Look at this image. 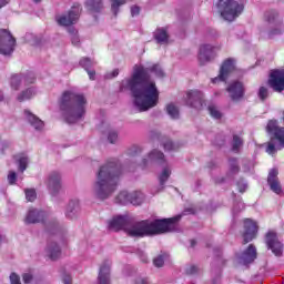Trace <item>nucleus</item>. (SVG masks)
I'll list each match as a JSON object with an SVG mask.
<instances>
[{
	"label": "nucleus",
	"mask_w": 284,
	"mask_h": 284,
	"mask_svg": "<svg viewBox=\"0 0 284 284\" xmlns=\"http://www.w3.org/2000/svg\"><path fill=\"white\" fill-rule=\"evenodd\" d=\"M226 92H229L232 101H241V99L245 97V87L243 85V82L234 81L229 84Z\"/></svg>",
	"instance_id": "nucleus-14"
},
{
	"label": "nucleus",
	"mask_w": 284,
	"mask_h": 284,
	"mask_svg": "<svg viewBox=\"0 0 284 284\" xmlns=\"http://www.w3.org/2000/svg\"><path fill=\"white\" fill-rule=\"evenodd\" d=\"M28 169V158H20L19 159V170L20 172H26Z\"/></svg>",
	"instance_id": "nucleus-42"
},
{
	"label": "nucleus",
	"mask_w": 284,
	"mask_h": 284,
	"mask_svg": "<svg viewBox=\"0 0 284 284\" xmlns=\"http://www.w3.org/2000/svg\"><path fill=\"white\" fill-rule=\"evenodd\" d=\"M256 246L254 244H250L248 247L242 254V261L244 265H250V263H254L256 261Z\"/></svg>",
	"instance_id": "nucleus-20"
},
{
	"label": "nucleus",
	"mask_w": 284,
	"mask_h": 284,
	"mask_svg": "<svg viewBox=\"0 0 284 284\" xmlns=\"http://www.w3.org/2000/svg\"><path fill=\"white\" fill-rule=\"evenodd\" d=\"M276 34H283V30L281 29H273L268 32V37L270 39H272V37L276 36Z\"/></svg>",
	"instance_id": "nucleus-53"
},
{
	"label": "nucleus",
	"mask_w": 284,
	"mask_h": 284,
	"mask_svg": "<svg viewBox=\"0 0 284 284\" xmlns=\"http://www.w3.org/2000/svg\"><path fill=\"white\" fill-rule=\"evenodd\" d=\"M62 281L64 284H72V276L70 274L64 273L62 276Z\"/></svg>",
	"instance_id": "nucleus-52"
},
{
	"label": "nucleus",
	"mask_w": 284,
	"mask_h": 284,
	"mask_svg": "<svg viewBox=\"0 0 284 284\" xmlns=\"http://www.w3.org/2000/svg\"><path fill=\"white\" fill-rule=\"evenodd\" d=\"M150 72H154L156 77H165V72L161 65L152 67H134L133 74L128 81V85L134 98V104L140 112H148L152 108H156L159 103V89L156 83L150 81Z\"/></svg>",
	"instance_id": "nucleus-1"
},
{
	"label": "nucleus",
	"mask_w": 284,
	"mask_h": 284,
	"mask_svg": "<svg viewBox=\"0 0 284 284\" xmlns=\"http://www.w3.org/2000/svg\"><path fill=\"white\" fill-rule=\"evenodd\" d=\"M150 161H154L155 163L163 164L165 163V154L159 150H153L151 153H149Z\"/></svg>",
	"instance_id": "nucleus-24"
},
{
	"label": "nucleus",
	"mask_w": 284,
	"mask_h": 284,
	"mask_svg": "<svg viewBox=\"0 0 284 284\" xmlns=\"http://www.w3.org/2000/svg\"><path fill=\"white\" fill-rule=\"evenodd\" d=\"M0 101H3V95H1V91H0Z\"/></svg>",
	"instance_id": "nucleus-61"
},
{
	"label": "nucleus",
	"mask_w": 284,
	"mask_h": 284,
	"mask_svg": "<svg viewBox=\"0 0 284 284\" xmlns=\"http://www.w3.org/2000/svg\"><path fill=\"white\" fill-rule=\"evenodd\" d=\"M196 245V240H191V247H195Z\"/></svg>",
	"instance_id": "nucleus-60"
},
{
	"label": "nucleus",
	"mask_w": 284,
	"mask_h": 284,
	"mask_svg": "<svg viewBox=\"0 0 284 284\" xmlns=\"http://www.w3.org/2000/svg\"><path fill=\"white\" fill-rule=\"evenodd\" d=\"M8 181L10 183V185H14V183H17V173L10 172L8 175Z\"/></svg>",
	"instance_id": "nucleus-49"
},
{
	"label": "nucleus",
	"mask_w": 284,
	"mask_h": 284,
	"mask_svg": "<svg viewBox=\"0 0 284 284\" xmlns=\"http://www.w3.org/2000/svg\"><path fill=\"white\" fill-rule=\"evenodd\" d=\"M216 8L224 21L232 22L241 17L245 4L243 0H219Z\"/></svg>",
	"instance_id": "nucleus-5"
},
{
	"label": "nucleus",
	"mask_w": 284,
	"mask_h": 284,
	"mask_svg": "<svg viewBox=\"0 0 284 284\" xmlns=\"http://www.w3.org/2000/svg\"><path fill=\"white\" fill-rule=\"evenodd\" d=\"M121 172V164H119L116 159H111L99 169L94 192L100 201H105V199L115 192Z\"/></svg>",
	"instance_id": "nucleus-3"
},
{
	"label": "nucleus",
	"mask_w": 284,
	"mask_h": 284,
	"mask_svg": "<svg viewBox=\"0 0 284 284\" xmlns=\"http://www.w3.org/2000/svg\"><path fill=\"white\" fill-rule=\"evenodd\" d=\"M265 243L274 256H283V243L278 241V235L274 231H268L265 235Z\"/></svg>",
	"instance_id": "nucleus-10"
},
{
	"label": "nucleus",
	"mask_w": 284,
	"mask_h": 284,
	"mask_svg": "<svg viewBox=\"0 0 284 284\" xmlns=\"http://www.w3.org/2000/svg\"><path fill=\"white\" fill-rule=\"evenodd\" d=\"M237 186H239V192H241V194H243V192H245V190H247L246 184L239 183Z\"/></svg>",
	"instance_id": "nucleus-56"
},
{
	"label": "nucleus",
	"mask_w": 284,
	"mask_h": 284,
	"mask_svg": "<svg viewBox=\"0 0 284 284\" xmlns=\"http://www.w3.org/2000/svg\"><path fill=\"white\" fill-rule=\"evenodd\" d=\"M10 283L11 284H21V277L17 273H11Z\"/></svg>",
	"instance_id": "nucleus-45"
},
{
	"label": "nucleus",
	"mask_w": 284,
	"mask_h": 284,
	"mask_svg": "<svg viewBox=\"0 0 284 284\" xmlns=\"http://www.w3.org/2000/svg\"><path fill=\"white\" fill-rule=\"evenodd\" d=\"M126 1L128 0H111V10L114 17L119 14V8H121V6H125Z\"/></svg>",
	"instance_id": "nucleus-29"
},
{
	"label": "nucleus",
	"mask_w": 284,
	"mask_h": 284,
	"mask_svg": "<svg viewBox=\"0 0 284 284\" xmlns=\"http://www.w3.org/2000/svg\"><path fill=\"white\" fill-rule=\"evenodd\" d=\"M115 77H119V69H114L111 73V79H114Z\"/></svg>",
	"instance_id": "nucleus-59"
},
{
	"label": "nucleus",
	"mask_w": 284,
	"mask_h": 284,
	"mask_svg": "<svg viewBox=\"0 0 284 284\" xmlns=\"http://www.w3.org/2000/svg\"><path fill=\"white\" fill-rule=\"evenodd\" d=\"M80 65L88 71L90 68H92V60H90V58H82L80 60Z\"/></svg>",
	"instance_id": "nucleus-41"
},
{
	"label": "nucleus",
	"mask_w": 284,
	"mask_h": 284,
	"mask_svg": "<svg viewBox=\"0 0 284 284\" xmlns=\"http://www.w3.org/2000/svg\"><path fill=\"white\" fill-rule=\"evenodd\" d=\"M77 212H79V201H71L67 209L68 219H74L77 216Z\"/></svg>",
	"instance_id": "nucleus-25"
},
{
	"label": "nucleus",
	"mask_w": 284,
	"mask_h": 284,
	"mask_svg": "<svg viewBox=\"0 0 284 284\" xmlns=\"http://www.w3.org/2000/svg\"><path fill=\"white\" fill-rule=\"evenodd\" d=\"M136 154H141V148L133 146L129 150V156H136Z\"/></svg>",
	"instance_id": "nucleus-48"
},
{
	"label": "nucleus",
	"mask_w": 284,
	"mask_h": 284,
	"mask_svg": "<svg viewBox=\"0 0 284 284\" xmlns=\"http://www.w3.org/2000/svg\"><path fill=\"white\" fill-rule=\"evenodd\" d=\"M267 184L274 194H282L283 186L281 185V181L278 180V169H272L268 172Z\"/></svg>",
	"instance_id": "nucleus-15"
},
{
	"label": "nucleus",
	"mask_w": 284,
	"mask_h": 284,
	"mask_svg": "<svg viewBox=\"0 0 284 284\" xmlns=\"http://www.w3.org/2000/svg\"><path fill=\"white\" fill-rule=\"evenodd\" d=\"M71 43L73 45H79V43H81V40L79 39V34L75 32L72 34L71 37Z\"/></svg>",
	"instance_id": "nucleus-50"
},
{
	"label": "nucleus",
	"mask_w": 284,
	"mask_h": 284,
	"mask_svg": "<svg viewBox=\"0 0 284 284\" xmlns=\"http://www.w3.org/2000/svg\"><path fill=\"white\" fill-rule=\"evenodd\" d=\"M154 39L158 43H168V39H170V36L168 34V31L165 29H158L154 32Z\"/></svg>",
	"instance_id": "nucleus-23"
},
{
	"label": "nucleus",
	"mask_w": 284,
	"mask_h": 284,
	"mask_svg": "<svg viewBox=\"0 0 284 284\" xmlns=\"http://www.w3.org/2000/svg\"><path fill=\"white\" fill-rule=\"evenodd\" d=\"M166 113L169 114V116H171V119H179L180 116L179 108H176V105H174L173 103L166 105Z\"/></svg>",
	"instance_id": "nucleus-30"
},
{
	"label": "nucleus",
	"mask_w": 284,
	"mask_h": 284,
	"mask_svg": "<svg viewBox=\"0 0 284 284\" xmlns=\"http://www.w3.org/2000/svg\"><path fill=\"white\" fill-rule=\"evenodd\" d=\"M32 97H34V91L32 89H27L18 97V101L20 102L28 101L32 99Z\"/></svg>",
	"instance_id": "nucleus-32"
},
{
	"label": "nucleus",
	"mask_w": 284,
	"mask_h": 284,
	"mask_svg": "<svg viewBox=\"0 0 284 284\" xmlns=\"http://www.w3.org/2000/svg\"><path fill=\"white\" fill-rule=\"evenodd\" d=\"M257 97L262 101H265V99H267V97H270V92L267 91V88L261 87L258 90Z\"/></svg>",
	"instance_id": "nucleus-40"
},
{
	"label": "nucleus",
	"mask_w": 284,
	"mask_h": 284,
	"mask_svg": "<svg viewBox=\"0 0 284 284\" xmlns=\"http://www.w3.org/2000/svg\"><path fill=\"white\" fill-rule=\"evenodd\" d=\"M14 45H17V39L7 29H0V54L7 57L14 52Z\"/></svg>",
	"instance_id": "nucleus-7"
},
{
	"label": "nucleus",
	"mask_w": 284,
	"mask_h": 284,
	"mask_svg": "<svg viewBox=\"0 0 284 284\" xmlns=\"http://www.w3.org/2000/svg\"><path fill=\"white\" fill-rule=\"evenodd\" d=\"M135 284H149L148 278L140 277L135 280Z\"/></svg>",
	"instance_id": "nucleus-57"
},
{
	"label": "nucleus",
	"mask_w": 284,
	"mask_h": 284,
	"mask_svg": "<svg viewBox=\"0 0 284 284\" xmlns=\"http://www.w3.org/2000/svg\"><path fill=\"white\" fill-rule=\"evenodd\" d=\"M180 219L181 216L156 219L153 221L143 220L134 224L129 217L116 215L108 222V229L111 232H121L123 230L132 239H144V236H159L168 234V232H174Z\"/></svg>",
	"instance_id": "nucleus-2"
},
{
	"label": "nucleus",
	"mask_w": 284,
	"mask_h": 284,
	"mask_svg": "<svg viewBox=\"0 0 284 284\" xmlns=\"http://www.w3.org/2000/svg\"><path fill=\"white\" fill-rule=\"evenodd\" d=\"M48 252H49V258H51V261H57V258L61 256V248L59 247V245H57V243L49 245Z\"/></svg>",
	"instance_id": "nucleus-26"
},
{
	"label": "nucleus",
	"mask_w": 284,
	"mask_h": 284,
	"mask_svg": "<svg viewBox=\"0 0 284 284\" xmlns=\"http://www.w3.org/2000/svg\"><path fill=\"white\" fill-rule=\"evenodd\" d=\"M98 284H110V261H104L98 275Z\"/></svg>",
	"instance_id": "nucleus-19"
},
{
	"label": "nucleus",
	"mask_w": 284,
	"mask_h": 284,
	"mask_svg": "<svg viewBox=\"0 0 284 284\" xmlns=\"http://www.w3.org/2000/svg\"><path fill=\"white\" fill-rule=\"evenodd\" d=\"M267 134H272L271 141L266 143V153L274 155L276 154V145L272 142L273 139L278 141L280 145L284 148V128L278 126V121L270 120L266 125Z\"/></svg>",
	"instance_id": "nucleus-6"
},
{
	"label": "nucleus",
	"mask_w": 284,
	"mask_h": 284,
	"mask_svg": "<svg viewBox=\"0 0 284 284\" xmlns=\"http://www.w3.org/2000/svg\"><path fill=\"white\" fill-rule=\"evenodd\" d=\"M268 85L274 92H283L284 90V70L275 69L271 72Z\"/></svg>",
	"instance_id": "nucleus-13"
},
{
	"label": "nucleus",
	"mask_w": 284,
	"mask_h": 284,
	"mask_svg": "<svg viewBox=\"0 0 284 284\" xmlns=\"http://www.w3.org/2000/svg\"><path fill=\"white\" fill-rule=\"evenodd\" d=\"M85 95L72 91H64L60 99V110L67 123L72 124L85 116Z\"/></svg>",
	"instance_id": "nucleus-4"
},
{
	"label": "nucleus",
	"mask_w": 284,
	"mask_h": 284,
	"mask_svg": "<svg viewBox=\"0 0 284 284\" xmlns=\"http://www.w3.org/2000/svg\"><path fill=\"white\" fill-rule=\"evenodd\" d=\"M172 172H170V169L165 168L163 169L162 173L159 176L160 185H165L168 183V179H170V175Z\"/></svg>",
	"instance_id": "nucleus-33"
},
{
	"label": "nucleus",
	"mask_w": 284,
	"mask_h": 284,
	"mask_svg": "<svg viewBox=\"0 0 284 284\" xmlns=\"http://www.w3.org/2000/svg\"><path fill=\"white\" fill-rule=\"evenodd\" d=\"M43 216H45V213L43 211L30 209L24 219V222L27 223V225L41 223V221H43Z\"/></svg>",
	"instance_id": "nucleus-18"
},
{
	"label": "nucleus",
	"mask_w": 284,
	"mask_h": 284,
	"mask_svg": "<svg viewBox=\"0 0 284 284\" xmlns=\"http://www.w3.org/2000/svg\"><path fill=\"white\" fill-rule=\"evenodd\" d=\"M119 139V133H116L115 131H111L108 135V141L110 143H116V140Z\"/></svg>",
	"instance_id": "nucleus-44"
},
{
	"label": "nucleus",
	"mask_w": 284,
	"mask_h": 284,
	"mask_svg": "<svg viewBox=\"0 0 284 284\" xmlns=\"http://www.w3.org/2000/svg\"><path fill=\"white\" fill-rule=\"evenodd\" d=\"M229 163L231 174H239V172H241V166H239V161L236 160V158H231L229 160Z\"/></svg>",
	"instance_id": "nucleus-31"
},
{
	"label": "nucleus",
	"mask_w": 284,
	"mask_h": 284,
	"mask_svg": "<svg viewBox=\"0 0 284 284\" xmlns=\"http://www.w3.org/2000/svg\"><path fill=\"white\" fill-rule=\"evenodd\" d=\"M69 32H74V29H72V30H69Z\"/></svg>",
	"instance_id": "nucleus-64"
},
{
	"label": "nucleus",
	"mask_w": 284,
	"mask_h": 284,
	"mask_svg": "<svg viewBox=\"0 0 284 284\" xmlns=\"http://www.w3.org/2000/svg\"><path fill=\"white\" fill-rule=\"evenodd\" d=\"M236 65V60L232 58H227L223 61L220 73L217 77L213 78L211 81L212 83H219L220 81H227L230 73L234 72Z\"/></svg>",
	"instance_id": "nucleus-9"
},
{
	"label": "nucleus",
	"mask_w": 284,
	"mask_h": 284,
	"mask_svg": "<svg viewBox=\"0 0 284 284\" xmlns=\"http://www.w3.org/2000/svg\"><path fill=\"white\" fill-rule=\"evenodd\" d=\"M165 256H168L165 253L158 255L153 258V265L155 267H163V265H165Z\"/></svg>",
	"instance_id": "nucleus-34"
},
{
	"label": "nucleus",
	"mask_w": 284,
	"mask_h": 284,
	"mask_svg": "<svg viewBox=\"0 0 284 284\" xmlns=\"http://www.w3.org/2000/svg\"><path fill=\"white\" fill-rule=\"evenodd\" d=\"M81 4L74 3L71 8V10L68 12V14H62L57 17V23L59 26H62L64 28H68L70 26H74L77 21H79V17H81Z\"/></svg>",
	"instance_id": "nucleus-8"
},
{
	"label": "nucleus",
	"mask_w": 284,
	"mask_h": 284,
	"mask_svg": "<svg viewBox=\"0 0 284 284\" xmlns=\"http://www.w3.org/2000/svg\"><path fill=\"white\" fill-rule=\"evenodd\" d=\"M24 115L30 125H32L36 130H43L44 123L41 119H39V116L33 114L29 110H24Z\"/></svg>",
	"instance_id": "nucleus-21"
},
{
	"label": "nucleus",
	"mask_w": 284,
	"mask_h": 284,
	"mask_svg": "<svg viewBox=\"0 0 284 284\" xmlns=\"http://www.w3.org/2000/svg\"><path fill=\"white\" fill-rule=\"evenodd\" d=\"M24 192H26V199L30 203L37 200V191H34L33 189H27Z\"/></svg>",
	"instance_id": "nucleus-39"
},
{
	"label": "nucleus",
	"mask_w": 284,
	"mask_h": 284,
	"mask_svg": "<svg viewBox=\"0 0 284 284\" xmlns=\"http://www.w3.org/2000/svg\"><path fill=\"white\" fill-rule=\"evenodd\" d=\"M258 234V224L252 219L244 220L243 245L254 241Z\"/></svg>",
	"instance_id": "nucleus-11"
},
{
	"label": "nucleus",
	"mask_w": 284,
	"mask_h": 284,
	"mask_svg": "<svg viewBox=\"0 0 284 284\" xmlns=\"http://www.w3.org/2000/svg\"><path fill=\"white\" fill-rule=\"evenodd\" d=\"M23 283H31L32 282V274L27 273L22 275Z\"/></svg>",
	"instance_id": "nucleus-54"
},
{
	"label": "nucleus",
	"mask_w": 284,
	"mask_h": 284,
	"mask_svg": "<svg viewBox=\"0 0 284 284\" xmlns=\"http://www.w3.org/2000/svg\"><path fill=\"white\" fill-rule=\"evenodd\" d=\"M186 104L190 108H194L195 110H203V105H205V99L203 98V92L196 89L187 91Z\"/></svg>",
	"instance_id": "nucleus-12"
},
{
	"label": "nucleus",
	"mask_w": 284,
	"mask_h": 284,
	"mask_svg": "<svg viewBox=\"0 0 284 284\" xmlns=\"http://www.w3.org/2000/svg\"><path fill=\"white\" fill-rule=\"evenodd\" d=\"M243 145V140L239 135H233V152H239L240 148Z\"/></svg>",
	"instance_id": "nucleus-37"
},
{
	"label": "nucleus",
	"mask_w": 284,
	"mask_h": 284,
	"mask_svg": "<svg viewBox=\"0 0 284 284\" xmlns=\"http://www.w3.org/2000/svg\"><path fill=\"white\" fill-rule=\"evenodd\" d=\"M24 81H26L27 85H30L31 83H34V81H37V78L34 77V73L30 72L24 78Z\"/></svg>",
	"instance_id": "nucleus-46"
},
{
	"label": "nucleus",
	"mask_w": 284,
	"mask_h": 284,
	"mask_svg": "<svg viewBox=\"0 0 284 284\" xmlns=\"http://www.w3.org/2000/svg\"><path fill=\"white\" fill-rule=\"evenodd\" d=\"M185 273L189 276H193V274H199V267L196 265H191L185 270Z\"/></svg>",
	"instance_id": "nucleus-43"
},
{
	"label": "nucleus",
	"mask_w": 284,
	"mask_h": 284,
	"mask_svg": "<svg viewBox=\"0 0 284 284\" xmlns=\"http://www.w3.org/2000/svg\"><path fill=\"white\" fill-rule=\"evenodd\" d=\"M129 203H131V205H141V203H143V193L139 191L130 193Z\"/></svg>",
	"instance_id": "nucleus-27"
},
{
	"label": "nucleus",
	"mask_w": 284,
	"mask_h": 284,
	"mask_svg": "<svg viewBox=\"0 0 284 284\" xmlns=\"http://www.w3.org/2000/svg\"><path fill=\"white\" fill-rule=\"evenodd\" d=\"M264 17L267 23H274V21H276V19L278 18V13L274 10H271V11H267Z\"/></svg>",
	"instance_id": "nucleus-36"
},
{
	"label": "nucleus",
	"mask_w": 284,
	"mask_h": 284,
	"mask_svg": "<svg viewBox=\"0 0 284 284\" xmlns=\"http://www.w3.org/2000/svg\"><path fill=\"white\" fill-rule=\"evenodd\" d=\"M84 6L89 12H101L103 10V1L101 0H87Z\"/></svg>",
	"instance_id": "nucleus-22"
},
{
	"label": "nucleus",
	"mask_w": 284,
	"mask_h": 284,
	"mask_svg": "<svg viewBox=\"0 0 284 284\" xmlns=\"http://www.w3.org/2000/svg\"><path fill=\"white\" fill-rule=\"evenodd\" d=\"M34 1V3H40L41 2V0H33Z\"/></svg>",
	"instance_id": "nucleus-63"
},
{
	"label": "nucleus",
	"mask_w": 284,
	"mask_h": 284,
	"mask_svg": "<svg viewBox=\"0 0 284 284\" xmlns=\"http://www.w3.org/2000/svg\"><path fill=\"white\" fill-rule=\"evenodd\" d=\"M8 3H10V0H0V8H4Z\"/></svg>",
	"instance_id": "nucleus-58"
},
{
	"label": "nucleus",
	"mask_w": 284,
	"mask_h": 284,
	"mask_svg": "<svg viewBox=\"0 0 284 284\" xmlns=\"http://www.w3.org/2000/svg\"><path fill=\"white\" fill-rule=\"evenodd\" d=\"M19 85H21V75L13 74L11 77V88H12V90H19Z\"/></svg>",
	"instance_id": "nucleus-38"
},
{
	"label": "nucleus",
	"mask_w": 284,
	"mask_h": 284,
	"mask_svg": "<svg viewBox=\"0 0 284 284\" xmlns=\"http://www.w3.org/2000/svg\"><path fill=\"white\" fill-rule=\"evenodd\" d=\"M214 57H216V53H214V47L211 44H202L200 47L199 61L201 65H205V63L210 62Z\"/></svg>",
	"instance_id": "nucleus-16"
},
{
	"label": "nucleus",
	"mask_w": 284,
	"mask_h": 284,
	"mask_svg": "<svg viewBox=\"0 0 284 284\" xmlns=\"http://www.w3.org/2000/svg\"><path fill=\"white\" fill-rule=\"evenodd\" d=\"M146 163H148V160L144 159L143 160V165H146Z\"/></svg>",
	"instance_id": "nucleus-62"
},
{
	"label": "nucleus",
	"mask_w": 284,
	"mask_h": 284,
	"mask_svg": "<svg viewBox=\"0 0 284 284\" xmlns=\"http://www.w3.org/2000/svg\"><path fill=\"white\" fill-rule=\"evenodd\" d=\"M48 189L50 190L51 194H58L59 190H61V174L58 172H52L49 175Z\"/></svg>",
	"instance_id": "nucleus-17"
},
{
	"label": "nucleus",
	"mask_w": 284,
	"mask_h": 284,
	"mask_svg": "<svg viewBox=\"0 0 284 284\" xmlns=\"http://www.w3.org/2000/svg\"><path fill=\"white\" fill-rule=\"evenodd\" d=\"M207 110L213 119H221V116H223L221 111H219V109L214 104L209 105Z\"/></svg>",
	"instance_id": "nucleus-35"
},
{
	"label": "nucleus",
	"mask_w": 284,
	"mask_h": 284,
	"mask_svg": "<svg viewBox=\"0 0 284 284\" xmlns=\"http://www.w3.org/2000/svg\"><path fill=\"white\" fill-rule=\"evenodd\" d=\"M163 146H164V150H168L169 152L172 150H176V145H174V142L170 140L164 142Z\"/></svg>",
	"instance_id": "nucleus-47"
},
{
	"label": "nucleus",
	"mask_w": 284,
	"mask_h": 284,
	"mask_svg": "<svg viewBox=\"0 0 284 284\" xmlns=\"http://www.w3.org/2000/svg\"><path fill=\"white\" fill-rule=\"evenodd\" d=\"M141 13V8L139 6L131 7V14L132 17H138Z\"/></svg>",
	"instance_id": "nucleus-51"
},
{
	"label": "nucleus",
	"mask_w": 284,
	"mask_h": 284,
	"mask_svg": "<svg viewBox=\"0 0 284 284\" xmlns=\"http://www.w3.org/2000/svg\"><path fill=\"white\" fill-rule=\"evenodd\" d=\"M115 203H119L120 205H128V203H130V193H128V191L120 192L115 197Z\"/></svg>",
	"instance_id": "nucleus-28"
},
{
	"label": "nucleus",
	"mask_w": 284,
	"mask_h": 284,
	"mask_svg": "<svg viewBox=\"0 0 284 284\" xmlns=\"http://www.w3.org/2000/svg\"><path fill=\"white\" fill-rule=\"evenodd\" d=\"M87 72H88L90 80L94 81V77H97V71L88 69Z\"/></svg>",
	"instance_id": "nucleus-55"
}]
</instances>
